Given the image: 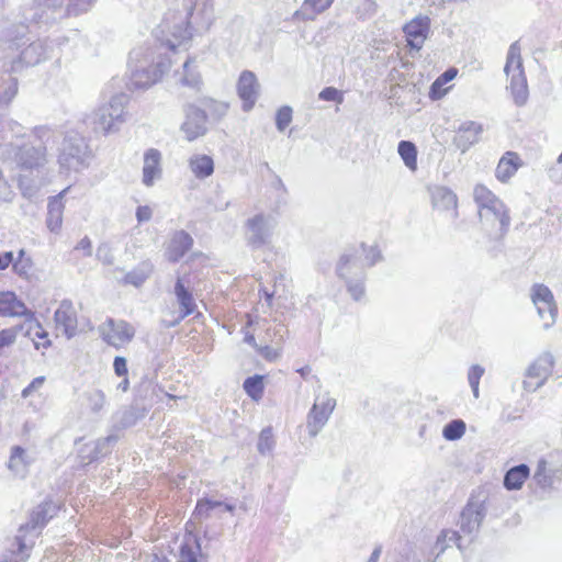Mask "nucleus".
<instances>
[{"label": "nucleus", "mask_w": 562, "mask_h": 562, "mask_svg": "<svg viewBox=\"0 0 562 562\" xmlns=\"http://www.w3.org/2000/svg\"><path fill=\"white\" fill-rule=\"evenodd\" d=\"M521 47L518 41L514 42L507 53L506 64L504 71L507 76H510L509 89L514 99V102L518 106L526 104L528 100V85L522 68Z\"/></svg>", "instance_id": "nucleus-5"}, {"label": "nucleus", "mask_w": 562, "mask_h": 562, "mask_svg": "<svg viewBox=\"0 0 562 562\" xmlns=\"http://www.w3.org/2000/svg\"><path fill=\"white\" fill-rule=\"evenodd\" d=\"M0 316L16 317L24 316L25 319H33L31 312L25 304L11 291L0 292Z\"/></svg>", "instance_id": "nucleus-21"}, {"label": "nucleus", "mask_w": 562, "mask_h": 562, "mask_svg": "<svg viewBox=\"0 0 562 562\" xmlns=\"http://www.w3.org/2000/svg\"><path fill=\"white\" fill-rule=\"evenodd\" d=\"M189 167L198 179H205L214 172V161L212 157L202 154H195L189 159Z\"/></svg>", "instance_id": "nucleus-30"}, {"label": "nucleus", "mask_w": 562, "mask_h": 562, "mask_svg": "<svg viewBox=\"0 0 562 562\" xmlns=\"http://www.w3.org/2000/svg\"><path fill=\"white\" fill-rule=\"evenodd\" d=\"M243 386H244L245 392L252 400H258L262 396V393H263L262 376H260V375L249 376L244 381Z\"/></svg>", "instance_id": "nucleus-46"}, {"label": "nucleus", "mask_w": 562, "mask_h": 562, "mask_svg": "<svg viewBox=\"0 0 562 562\" xmlns=\"http://www.w3.org/2000/svg\"><path fill=\"white\" fill-rule=\"evenodd\" d=\"M473 196L482 224L491 228L498 224L501 234H505L510 225L505 204L483 184L475 186Z\"/></svg>", "instance_id": "nucleus-3"}, {"label": "nucleus", "mask_w": 562, "mask_h": 562, "mask_svg": "<svg viewBox=\"0 0 562 562\" xmlns=\"http://www.w3.org/2000/svg\"><path fill=\"white\" fill-rule=\"evenodd\" d=\"M18 337V328H4L0 330V355L2 350L11 345H13Z\"/></svg>", "instance_id": "nucleus-53"}, {"label": "nucleus", "mask_w": 562, "mask_h": 562, "mask_svg": "<svg viewBox=\"0 0 562 562\" xmlns=\"http://www.w3.org/2000/svg\"><path fill=\"white\" fill-rule=\"evenodd\" d=\"M260 85L257 80L256 75L250 70H244L237 82V93L243 100V110L250 111L258 97H259Z\"/></svg>", "instance_id": "nucleus-16"}, {"label": "nucleus", "mask_w": 562, "mask_h": 562, "mask_svg": "<svg viewBox=\"0 0 562 562\" xmlns=\"http://www.w3.org/2000/svg\"><path fill=\"white\" fill-rule=\"evenodd\" d=\"M153 269L154 267L149 261H143L125 274L124 283L138 288L149 278Z\"/></svg>", "instance_id": "nucleus-34"}, {"label": "nucleus", "mask_w": 562, "mask_h": 562, "mask_svg": "<svg viewBox=\"0 0 562 562\" xmlns=\"http://www.w3.org/2000/svg\"><path fill=\"white\" fill-rule=\"evenodd\" d=\"M97 258L105 266L114 265L115 258L112 247L108 243H102L97 248Z\"/></svg>", "instance_id": "nucleus-51"}, {"label": "nucleus", "mask_w": 562, "mask_h": 562, "mask_svg": "<svg viewBox=\"0 0 562 562\" xmlns=\"http://www.w3.org/2000/svg\"><path fill=\"white\" fill-rule=\"evenodd\" d=\"M431 203L436 210L449 213L452 220L459 215L457 194L447 187L437 186L431 190Z\"/></svg>", "instance_id": "nucleus-20"}, {"label": "nucleus", "mask_w": 562, "mask_h": 562, "mask_svg": "<svg viewBox=\"0 0 562 562\" xmlns=\"http://www.w3.org/2000/svg\"><path fill=\"white\" fill-rule=\"evenodd\" d=\"M465 432V423L462 419L449 422L442 429V436L446 440L454 441L460 439Z\"/></svg>", "instance_id": "nucleus-43"}, {"label": "nucleus", "mask_w": 562, "mask_h": 562, "mask_svg": "<svg viewBox=\"0 0 562 562\" xmlns=\"http://www.w3.org/2000/svg\"><path fill=\"white\" fill-rule=\"evenodd\" d=\"M462 537L459 531L456 530H442L438 536L436 548L439 552H443L450 543H456L459 550H462L463 546L461 543Z\"/></svg>", "instance_id": "nucleus-42"}, {"label": "nucleus", "mask_w": 562, "mask_h": 562, "mask_svg": "<svg viewBox=\"0 0 562 562\" xmlns=\"http://www.w3.org/2000/svg\"><path fill=\"white\" fill-rule=\"evenodd\" d=\"M117 441V436L110 435L105 438H100L95 440L93 443V454L89 457L87 463H91L94 460H98L101 457L106 456L110 452V445L115 443Z\"/></svg>", "instance_id": "nucleus-41"}, {"label": "nucleus", "mask_w": 562, "mask_h": 562, "mask_svg": "<svg viewBox=\"0 0 562 562\" xmlns=\"http://www.w3.org/2000/svg\"><path fill=\"white\" fill-rule=\"evenodd\" d=\"M183 111L186 120L180 130L184 133L186 138L192 142L203 136L206 133L207 116L205 112L193 104L184 105Z\"/></svg>", "instance_id": "nucleus-15"}, {"label": "nucleus", "mask_w": 562, "mask_h": 562, "mask_svg": "<svg viewBox=\"0 0 562 562\" xmlns=\"http://www.w3.org/2000/svg\"><path fill=\"white\" fill-rule=\"evenodd\" d=\"M334 0H304L301 8L293 14L295 20L311 21L325 10H327Z\"/></svg>", "instance_id": "nucleus-28"}, {"label": "nucleus", "mask_w": 562, "mask_h": 562, "mask_svg": "<svg viewBox=\"0 0 562 562\" xmlns=\"http://www.w3.org/2000/svg\"><path fill=\"white\" fill-rule=\"evenodd\" d=\"M128 98L124 93L113 95L105 104L91 112L86 123L97 133L109 134L119 130L125 121V106Z\"/></svg>", "instance_id": "nucleus-4"}, {"label": "nucleus", "mask_w": 562, "mask_h": 562, "mask_svg": "<svg viewBox=\"0 0 562 562\" xmlns=\"http://www.w3.org/2000/svg\"><path fill=\"white\" fill-rule=\"evenodd\" d=\"M483 133V126L475 121H465L456 130L453 145L460 149L462 154L469 150L473 145L479 143Z\"/></svg>", "instance_id": "nucleus-19"}, {"label": "nucleus", "mask_w": 562, "mask_h": 562, "mask_svg": "<svg viewBox=\"0 0 562 562\" xmlns=\"http://www.w3.org/2000/svg\"><path fill=\"white\" fill-rule=\"evenodd\" d=\"M235 510V505L231 503H225L222 501H217L214 498L204 497L199 499L195 506L194 514L196 518H210L213 513L222 514L229 513L233 514Z\"/></svg>", "instance_id": "nucleus-26"}, {"label": "nucleus", "mask_w": 562, "mask_h": 562, "mask_svg": "<svg viewBox=\"0 0 562 562\" xmlns=\"http://www.w3.org/2000/svg\"><path fill=\"white\" fill-rule=\"evenodd\" d=\"M201 552L199 541L189 536L186 537L179 548V561L178 562H199L198 554Z\"/></svg>", "instance_id": "nucleus-36"}, {"label": "nucleus", "mask_w": 562, "mask_h": 562, "mask_svg": "<svg viewBox=\"0 0 562 562\" xmlns=\"http://www.w3.org/2000/svg\"><path fill=\"white\" fill-rule=\"evenodd\" d=\"M26 32L27 26L25 24L3 30L0 34V47H3V49H19L21 46L20 41L25 36Z\"/></svg>", "instance_id": "nucleus-31"}, {"label": "nucleus", "mask_w": 562, "mask_h": 562, "mask_svg": "<svg viewBox=\"0 0 562 562\" xmlns=\"http://www.w3.org/2000/svg\"><path fill=\"white\" fill-rule=\"evenodd\" d=\"M487 513L484 499L471 496L460 515V530L468 536L474 537L479 531L482 521Z\"/></svg>", "instance_id": "nucleus-13"}, {"label": "nucleus", "mask_w": 562, "mask_h": 562, "mask_svg": "<svg viewBox=\"0 0 562 562\" xmlns=\"http://www.w3.org/2000/svg\"><path fill=\"white\" fill-rule=\"evenodd\" d=\"M76 250H82L85 256L90 257L92 255V243L88 236L81 238L75 247Z\"/></svg>", "instance_id": "nucleus-61"}, {"label": "nucleus", "mask_w": 562, "mask_h": 562, "mask_svg": "<svg viewBox=\"0 0 562 562\" xmlns=\"http://www.w3.org/2000/svg\"><path fill=\"white\" fill-rule=\"evenodd\" d=\"M57 329L71 339L77 335L78 319L77 312L70 300H63L54 314Z\"/></svg>", "instance_id": "nucleus-17"}, {"label": "nucleus", "mask_w": 562, "mask_h": 562, "mask_svg": "<svg viewBox=\"0 0 562 562\" xmlns=\"http://www.w3.org/2000/svg\"><path fill=\"white\" fill-rule=\"evenodd\" d=\"M193 239L184 231L177 232L166 251L168 260L172 262L179 261L192 247Z\"/></svg>", "instance_id": "nucleus-27"}, {"label": "nucleus", "mask_w": 562, "mask_h": 562, "mask_svg": "<svg viewBox=\"0 0 562 562\" xmlns=\"http://www.w3.org/2000/svg\"><path fill=\"white\" fill-rule=\"evenodd\" d=\"M30 461L26 456V451L20 447L14 446L11 449V456L8 461V469L15 475L24 477L27 472Z\"/></svg>", "instance_id": "nucleus-32"}, {"label": "nucleus", "mask_w": 562, "mask_h": 562, "mask_svg": "<svg viewBox=\"0 0 562 562\" xmlns=\"http://www.w3.org/2000/svg\"><path fill=\"white\" fill-rule=\"evenodd\" d=\"M18 92V81L10 77L0 83V105L9 104Z\"/></svg>", "instance_id": "nucleus-44"}, {"label": "nucleus", "mask_w": 562, "mask_h": 562, "mask_svg": "<svg viewBox=\"0 0 562 562\" xmlns=\"http://www.w3.org/2000/svg\"><path fill=\"white\" fill-rule=\"evenodd\" d=\"M336 406V400L328 394L317 396L307 414L306 428L311 437H316L327 424Z\"/></svg>", "instance_id": "nucleus-11"}, {"label": "nucleus", "mask_w": 562, "mask_h": 562, "mask_svg": "<svg viewBox=\"0 0 562 562\" xmlns=\"http://www.w3.org/2000/svg\"><path fill=\"white\" fill-rule=\"evenodd\" d=\"M484 372H485L484 368L480 364H473L469 369L468 381L472 389L473 396L475 398H479V396H480L479 385H480V380L483 376Z\"/></svg>", "instance_id": "nucleus-49"}, {"label": "nucleus", "mask_w": 562, "mask_h": 562, "mask_svg": "<svg viewBox=\"0 0 562 562\" xmlns=\"http://www.w3.org/2000/svg\"><path fill=\"white\" fill-rule=\"evenodd\" d=\"M175 295L180 305L181 313L175 322L168 325V327L178 325L183 318L191 315L196 307L192 293L184 286L180 278H178L175 284Z\"/></svg>", "instance_id": "nucleus-25"}, {"label": "nucleus", "mask_w": 562, "mask_h": 562, "mask_svg": "<svg viewBox=\"0 0 562 562\" xmlns=\"http://www.w3.org/2000/svg\"><path fill=\"white\" fill-rule=\"evenodd\" d=\"M530 470L527 464L515 465L504 476V486L509 491L521 488L529 476Z\"/></svg>", "instance_id": "nucleus-33"}, {"label": "nucleus", "mask_w": 562, "mask_h": 562, "mask_svg": "<svg viewBox=\"0 0 562 562\" xmlns=\"http://www.w3.org/2000/svg\"><path fill=\"white\" fill-rule=\"evenodd\" d=\"M14 192L8 180L3 177L0 170V204L11 202L13 200Z\"/></svg>", "instance_id": "nucleus-55"}, {"label": "nucleus", "mask_w": 562, "mask_h": 562, "mask_svg": "<svg viewBox=\"0 0 562 562\" xmlns=\"http://www.w3.org/2000/svg\"><path fill=\"white\" fill-rule=\"evenodd\" d=\"M161 154L158 149L150 148L144 154L143 183L151 187L154 182L161 178Z\"/></svg>", "instance_id": "nucleus-22"}, {"label": "nucleus", "mask_w": 562, "mask_h": 562, "mask_svg": "<svg viewBox=\"0 0 562 562\" xmlns=\"http://www.w3.org/2000/svg\"><path fill=\"white\" fill-rule=\"evenodd\" d=\"M45 382L44 376H37L22 391V397H29L34 391L40 389Z\"/></svg>", "instance_id": "nucleus-60"}, {"label": "nucleus", "mask_w": 562, "mask_h": 562, "mask_svg": "<svg viewBox=\"0 0 562 562\" xmlns=\"http://www.w3.org/2000/svg\"><path fill=\"white\" fill-rule=\"evenodd\" d=\"M153 216V211L147 205H140L136 210V218L139 223L148 222Z\"/></svg>", "instance_id": "nucleus-62"}, {"label": "nucleus", "mask_w": 562, "mask_h": 562, "mask_svg": "<svg viewBox=\"0 0 562 562\" xmlns=\"http://www.w3.org/2000/svg\"><path fill=\"white\" fill-rule=\"evenodd\" d=\"M458 74V70L456 68H449L443 74H441L436 80H435V87L438 86H445L449 81L456 78Z\"/></svg>", "instance_id": "nucleus-59"}, {"label": "nucleus", "mask_w": 562, "mask_h": 562, "mask_svg": "<svg viewBox=\"0 0 562 562\" xmlns=\"http://www.w3.org/2000/svg\"><path fill=\"white\" fill-rule=\"evenodd\" d=\"M530 299L535 306H540V304H553L555 303L552 291L542 283H536L530 289Z\"/></svg>", "instance_id": "nucleus-38"}, {"label": "nucleus", "mask_w": 562, "mask_h": 562, "mask_svg": "<svg viewBox=\"0 0 562 562\" xmlns=\"http://www.w3.org/2000/svg\"><path fill=\"white\" fill-rule=\"evenodd\" d=\"M52 46L47 41H35L24 47L18 58L11 61V71L18 72L23 67L35 66L48 57Z\"/></svg>", "instance_id": "nucleus-14"}, {"label": "nucleus", "mask_w": 562, "mask_h": 562, "mask_svg": "<svg viewBox=\"0 0 562 562\" xmlns=\"http://www.w3.org/2000/svg\"><path fill=\"white\" fill-rule=\"evenodd\" d=\"M102 339L115 349L130 344L135 336V328L126 321L108 318L99 327Z\"/></svg>", "instance_id": "nucleus-8"}, {"label": "nucleus", "mask_w": 562, "mask_h": 562, "mask_svg": "<svg viewBox=\"0 0 562 562\" xmlns=\"http://www.w3.org/2000/svg\"><path fill=\"white\" fill-rule=\"evenodd\" d=\"M274 447V439L272 434V428L267 427L260 431L257 449L261 454H266L271 452Z\"/></svg>", "instance_id": "nucleus-48"}, {"label": "nucleus", "mask_w": 562, "mask_h": 562, "mask_svg": "<svg viewBox=\"0 0 562 562\" xmlns=\"http://www.w3.org/2000/svg\"><path fill=\"white\" fill-rule=\"evenodd\" d=\"M397 151L405 166L415 171L417 169V148L415 144L409 140H401L397 146Z\"/></svg>", "instance_id": "nucleus-37"}, {"label": "nucleus", "mask_w": 562, "mask_h": 562, "mask_svg": "<svg viewBox=\"0 0 562 562\" xmlns=\"http://www.w3.org/2000/svg\"><path fill=\"white\" fill-rule=\"evenodd\" d=\"M547 465L546 460H539L533 474V481L543 490L551 487L553 484V472Z\"/></svg>", "instance_id": "nucleus-40"}, {"label": "nucleus", "mask_w": 562, "mask_h": 562, "mask_svg": "<svg viewBox=\"0 0 562 562\" xmlns=\"http://www.w3.org/2000/svg\"><path fill=\"white\" fill-rule=\"evenodd\" d=\"M400 555L401 559L397 562H419V560L415 557L413 546L408 542L404 544Z\"/></svg>", "instance_id": "nucleus-57"}, {"label": "nucleus", "mask_w": 562, "mask_h": 562, "mask_svg": "<svg viewBox=\"0 0 562 562\" xmlns=\"http://www.w3.org/2000/svg\"><path fill=\"white\" fill-rule=\"evenodd\" d=\"M88 403L93 412H100L105 404V395L101 390H93L88 393Z\"/></svg>", "instance_id": "nucleus-52"}, {"label": "nucleus", "mask_w": 562, "mask_h": 562, "mask_svg": "<svg viewBox=\"0 0 562 562\" xmlns=\"http://www.w3.org/2000/svg\"><path fill=\"white\" fill-rule=\"evenodd\" d=\"M336 271L338 277L346 281L347 290L352 299L359 301L364 295L366 273L358 258L351 255L341 256Z\"/></svg>", "instance_id": "nucleus-7"}, {"label": "nucleus", "mask_w": 562, "mask_h": 562, "mask_svg": "<svg viewBox=\"0 0 562 562\" xmlns=\"http://www.w3.org/2000/svg\"><path fill=\"white\" fill-rule=\"evenodd\" d=\"M292 122V109L288 105L280 108L276 115L278 131L283 132Z\"/></svg>", "instance_id": "nucleus-50"}, {"label": "nucleus", "mask_w": 562, "mask_h": 562, "mask_svg": "<svg viewBox=\"0 0 562 562\" xmlns=\"http://www.w3.org/2000/svg\"><path fill=\"white\" fill-rule=\"evenodd\" d=\"M193 60L188 58L182 66V72L180 74L179 82L183 87L200 90L202 85L201 76L199 71L192 66Z\"/></svg>", "instance_id": "nucleus-35"}, {"label": "nucleus", "mask_w": 562, "mask_h": 562, "mask_svg": "<svg viewBox=\"0 0 562 562\" xmlns=\"http://www.w3.org/2000/svg\"><path fill=\"white\" fill-rule=\"evenodd\" d=\"M90 158L91 150L82 136L70 133L64 137L58 155L60 168L79 171L88 166Z\"/></svg>", "instance_id": "nucleus-6"}, {"label": "nucleus", "mask_w": 562, "mask_h": 562, "mask_svg": "<svg viewBox=\"0 0 562 562\" xmlns=\"http://www.w3.org/2000/svg\"><path fill=\"white\" fill-rule=\"evenodd\" d=\"M68 189L63 190L59 194L50 196L47 203L46 226L52 233H59L63 224V214L65 205L63 196Z\"/></svg>", "instance_id": "nucleus-24"}, {"label": "nucleus", "mask_w": 562, "mask_h": 562, "mask_svg": "<svg viewBox=\"0 0 562 562\" xmlns=\"http://www.w3.org/2000/svg\"><path fill=\"white\" fill-rule=\"evenodd\" d=\"M554 357L547 351L541 353L527 369L522 386L527 392H536L551 375L554 367Z\"/></svg>", "instance_id": "nucleus-9"}, {"label": "nucleus", "mask_w": 562, "mask_h": 562, "mask_svg": "<svg viewBox=\"0 0 562 562\" xmlns=\"http://www.w3.org/2000/svg\"><path fill=\"white\" fill-rule=\"evenodd\" d=\"M518 155L512 151H507L498 161V165L495 170V176L499 181L506 182L515 175V172L518 170Z\"/></svg>", "instance_id": "nucleus-29"}, {"label": "nucleus", "mask_w": 562, "mask_h": 562, "mask_svg": "<svg viewBox=\"0 0 562 562\" xmlns=\"http://www.w3.org/2000/svg\"><path fill=\"white\" fill-rule=\"evenodd\" d=\"M67 0H45V8L52 10L53 13H57L56 18H59V14L64 12V7L66 8Z\"/></svg>", "instance_id": "nucleus-58"}, {"label": "nucleus", "mask_w": 562, "mask_h": 562, "mask_svg": "<svg viewBox=\"0 0 562 562\" xmlns=\"http://www.w3.org/2000/svg\"><path fill=\"white\" fill-rule=\"evenodd\" d=\"M213 20L212 0H181L179 8L169 13L160 25L161 33L168 31L173 37L166 38L162 45L175 50L178 45L189 41L194 32L209 30Z\"/></svg>", "instance_id": "nucleus-1"}, {"label": "nucleus", "mask_w": 562, "mask_h": 562, "mask_svg": "<svg viewBox=\"0 0 562 562\" xmlns=\"http://www.w3.org/2000/svg\"><path fill=\"white\" fill-rule=\"evenodd\" d=\"M113 369L117 376L127 375V361L124 357L116 356L113 361Z\"/></svg>", "instance_id": "nucleus-56"}, {"label": "nucleus", "mask_w": 562, "mask_h": 562, "mask_svg": "<svg viewBox=\"0 0 562 562\" xmlns=\"http://www.w3.org/2000/svg\"><path fill=\"white\" fill-rule=\"evenodd\" d=\"M247 241L254 248L258 249L270 243L276 220L270 215L257 214L247 221Z\"/></svg>", "instance_id": "nucleus-12"}, {"label": "nucleus", "mask_w": 562, "mask_h": 562, "mask_svg": "<svg viewBox=\"0 0 562 562\" xmlns=\"http://www.w3.org/2000/svg\"><path fill=\"white\" fill-rule=\"evenodd\" d=\"M169 68V59H161L156 65L148 67L144 65L136 66L135 69H132L127 88L130 90L147 89L156 83Z\"/></svg>", "instance_id": "nucleus-10"}, {"label": "nucleus", "mask_w": 562, "mask_h": 562, "mask_svg": "<svg viewBox=\"0 0 562 562\" xmlns=\"http://www.w3.org/2000/svg\"><path fill=\"white\" fill-rule=\"evenodd\" d=\"M32 134L36 144L9 143L1 148L2 157L13 158L16 165L24 170L43 167L47 161V147L58 139L59 134L48 126H36Z\"/></svg>", "instance_id": "nucleus-2"}, {"label": "nucleus", "mask_w": 562, "mask_h": 562, "mask_svg": "<svg viewBox=\"0 0 562 562\" xmlns=\"http://www.w3.org/2000/svg\"><path fill=\"white\" fill-rule=\"evenodd\" d=\"M59 507L52 501H46L33 509L30 521L22 526L20 531L25 529L43 528L58 512Z\"/></svg>", "instance_id": "nucleus-23"}, {"label": "nucleus", "mask_w": 562, "mask_h": 562, "mask_svg": "<svg viewBox=\"0 0 562 562\" xmlns=\"http://www.w3.org/2000/svg\"><path fill=\"white\" fill-rule=\"evenodd\" d=\"M318 98L324 101H334L337 103L344 102V94L340 90H338L335 87H326L324 88L319 94Z\"/></svg>", "instance_id": "nucleus-54"}, {"label": "nucleus", "mask_w": 562, "mask_h": 562, "mask_svg": "<svg viewBox=\"0 0 562 562\" xmlns=\"http://www.w3.org/2000/svg\"><path fill=\"white\" fill-rule=\"evenodd\" d=\"M366 260L369 266H373L382 260L381 251L376 247H370L366 254Z\"/></svg>", "instance_id": "nucleus-63"}, {"label": "nucleus", "mask_w": 562, "mask_h": 562, "mask_svg": "<svg viewBox=\"0 0 562 562\" xmlns=\"http://www.w3.org/2000/svg\"><path fill=\"white\" fill-rule=\"evenodd\" d=\"M91 2L92 0H67L66 8L64 12L59 14V19L87 12L91 7Z\"/></svg>", "instance_id": "nucleus-47"}, {"label": "nucleus", "mask_w": 562, "mask_h": 562, "mask_svg": "<svg viewBox=\"0 0 562 562\" xmlns=\"http://www.w3.org/2000/svg\"><path fill=\"white\" fill-rule=\"evenodd\" d=\"M27 322H30L31 324H34V327L32 325H30V331L31 330H34V337L36 338H41V339H46L48 334L46 330H44L41 326V324L35 319V317L33 316V319H26Z\"/></svg>", "instance_id": "nucleus-64"}, {"label": "nucleus", "mask_w": 562, "mask_h": 562, "mask_svg": "<svg viewBox=\"0 0 562 562\" xmlns=\"http://www.w3.org/2000/svg\"><path fill=\"white\" fill-rule=\"evenodd\" d=\"M430 30V19L427 15L419 14L403 26V32L407 37L408 46L419 50L423 47Z\"/></svg>", "instance_id": "nucleus-18"}, {"label": "nucleus", "mask_w": 562, "mask_h": 562, "mask_svg": "<svg viewBox=\"0 0 562 562\" xmlns=\"http://www.w3.org/2000/svg\"><path fill=\"white\" fill-rule=\"evenodd\" d=\"M537 313L540 319L543 321V327L549 329L552 327L557 321L558 316V306L557 304H540V306H536Z\"/></svg>", "instance_id": "nucleus-45"}, {"label": "nucleus", "mask_w": 562, "mask_h": 562, "mask_svg": "<svg viewBox=\"0 0 562 562\" xmlns=\"http://www.w3.org/2000/svg\"><path fill=\"white\" fill-rule=\"evenodd\" d=\"M4 139H10V143L15 144L13 140L22 139L26 136L25 127L12 119H4L1 123Z\"/></svg>", "instance_id": "nucleus-39"}]
</instances>
